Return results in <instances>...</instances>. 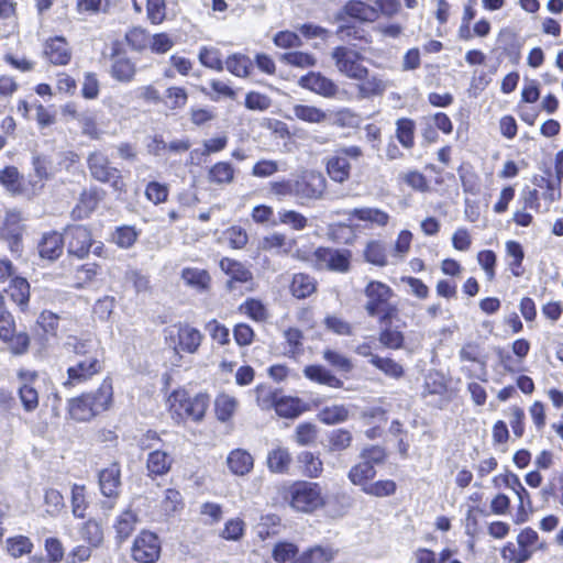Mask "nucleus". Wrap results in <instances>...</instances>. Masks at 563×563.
Segmentation results:
<instances>
[{
	"label": "nucleus",
	"mask_w": 563,
	"mask_h": 563,
	"mask_svg": "<svg viewBox=\"0 0 563 563\" xmlns=\"http://www.w3.org/2000/svg\"><path fill=\"white\" fill-rule=\"evenodd\" d=\"M278 494L296 512L313 514L327 505V497L319 483L308 481L286 482L279 485Z\"/></svg>",
	"instance_id": "f257e3e1"
},
{
	"label": "nucleus",
	"mask_w": 563,
	"mask_h": 563,
	"mask_svg": "<svg viewBox=\"0 0 563 563\" xmlns=\"http://www.w3.org/2000/svg\"><path fill=\"white\" fill-rule=\"evenodd\" d=\"M208 396L205 394L190 397L185 389L174 390L167 398L168 410L174 420L180 422L188 419L199 421L208 408Z\"/></svg>",
	"instance_id": "f03ea898"
},
{
	"label": "nucleus",
	"mask_w": 563,
	"mask_h": 563,
	"mask_svg": "<svg viewBox=\"0 0 563 563\" xmlns=\"http://www.w3.org/2000/svg\"><path fill=\"white\" fill-rule=\"evenodd\" d=\"M364 295L366 297L364 309L369 317L379 316V321L385 323L396 314V307L389 302L395 294L387 284L371 280L364 288Z\"/></svg>",
	"instance_id": "7ed1b4c3"
},
{
	"label": "nucleus",
	"mask_w": 563,
	"mask_h": 563,
	"mask_svg": "<svg viewBox=\"0 0 563 563\" xmlns=\"http://www.w3.org/2000/svg\"><path fill=\"white\" fill-rule=\"evenodd\" d=\"M360 459L361 461L350 468L347 478L353 485L361 487V490L364 492V488L375 478V466L384 463L386 453L383 448L372 445L362 450Z\"/></svg>",
	"instance_id": "20e7f679"
},
{
	"label": "nucleus",
	"mask_w": 563,
	"mask_h": 563,
	"mask_svg": "<svg viewBox=\"0 0 563 563\" xmlns=\"http://www.w3.org/2000/svg\"><path fill=\"white\" fill-rule=\"evenodd\" d=\"M292 257L308 261L319 271L328 269L338 273H346L350 268L351 252L347 250L319 247L312 253L311 257L306 256L300 251H296Z\"/></svg>",
	"instance_id": "39448f33"
},
{
	"label": "nucleus",
	"mask_w": 563,
	"mask_h": 563,
	"mask_svg": "<svg viewBox=\"0 0 563 563\" xmlns=\"http://www.w3.org/2000/svg\"><path fill=\"white\" fill-rule=\"evenodd\" d=\"M203 335L197 328L179 323L168 329V340L175 352L195 354L202 342Z\"/></svg>",
	"instance_id": "423d86ee"
},
{
	"label": "nucleus",
	"mask_w": 563,
	"mask_h": 563,
	"mask_svg": "<svg viewBox=\"0 0 563 563\" xmlns=\"http://www.w3.org/2000/svg\"><path fill=\"white\" fill-rule=\"evenodd\" d=\"M89 170L93 178L101 183H110L114 191L123 192L125 184L117 168L109 165L108 157L102 153L95 152L88 157Z\"/></svg>",
	"instance_id": "0eeeda50"
},
{
	"label": "nucleus",
	"mask_w": 563,
	"mask_h": 563,
	"mask_svg": "<svg viewBox=\"0 0 563 563\" xmlns=\"http://www.w3.org/2000/svg\"><path fill=\"white\" fill-rule=\"evenodd\" d=\"M103 368V353H95L82 357L67 369L68 378L65 386H76L91 379Z\"/></svg>",
	"instance_id": "6e6552de"
},
{
	"label": "nucleus",
	"mask_w": 563,
	"mask_h": 563,
	"mask_svg": "<svg viewBox=\"0 0 563 563\" xmlns=\"http://www.w3.org/2000/svg\"><path fill=\"white\" fill-rule=\"evenodd\" d=\"M331 57L334 60L338 71L347 78H361L365 74V66L361 63V55L356 51L346 47L338 46L331 52Z\"/></svg>",
	"instance_id": "1a4fd4ad"
},
{
	"label": "nucleus",
	"mask_w": 563,
	"mask_h": 563,
	"mask_svg": "<svg viewBox=\"0 0 563 563\" xmlns=\"http://www.w3.org/2000/svg\"><path fill=\"white\" fill-rule=\"evenodd\" d=\"M19 388L18 394L23 409L26 412H33L38 407V391L35 384L38 380V374L35 371L21 368L16 373Z\"/></svg>",
	"instance_id": "9d476101"
},
{
	"label": "nucleus",
	"mask_w": 563,
	"mask_h": 563,
	"mask_svg": "<svg viewBox=\"0 0 563 563\" xmlns=\"http://www.w3.org/2000/svg\"><path fill=\"white\" fill-rule=\"evenodd\" d=\"M161 553V544L155 533L142 531L133 542L132 558L139 563H154Z\"/></svg>",
	"instance_id": "9b49d317"
},
{
	"label": "nucleus",
	"mask_w": 563,
	"mask_h": 563,
	"mask_svg": "<svg viewBox=\"0 0 563 563\" xmlns=\"http://www.w3.org/2000/svg\"><path fill=\"white\" fill-rule=\"evenodd\" d=\"M295 180L296 197L300 199H320L325 190V178L314 170H305Z\"/></svg>",
	"instance_id": "f8f14e48"
},
{
	"label": "nucleus",
	"mask_w": 563,
	"mask_h": 563,
	"mask_svg": "<svg viewBox=\"0 0 563 563\" xmlns=\"http://www.w3.org/2000/svg\"><path fill=\"white\" fill-rule=\"evenodd\" d=\"M354 80L356 81L355 88L358 99L380 97L391 86L390 81L383 75L369 73L367 68H365V74H362L361 78Z\"/></svg>",
	"instance_id": "ddd939ff"
},
{
	"label": "nucleus",
	"mask_w": 563,
	"mask_h": 563,
	"mask_svg": "<svg viewBox=\"0 0 563 563\" xmlns=\"http://www.w3.org/2000/svg\"><path fill=\"white\" fill-rule=\"evenodd\" d=\"M299 86L324 98H335L339 92L338 85L319 71H310L302 76Z\"/></svg>",
	"instance_id": "4468645a"
},
{
	"label": "nucleus",
	"mask_w": 563,
	"mask_h": 563,
	"mask_svg": "<svg viewBox=\"0 0 563 563\" xmlns=\"http://www.w3.org/2000/svg\"><path fill=\"white\" fill-rule=\"evenodd\" d=\"M21 178L14 166H7L0 170V184L12 195L35 196L43 189V185L38 183H30L31 188H23Z\"/></svg>",
	"instance_id": "2eb2a0df"
},
{
	"label": "nucleus",
	"mask_w": 563,
	"mask_h": 563,
	"mask_svg": "<svg viewBox=\"0 0 563 563\" xmlns=\"http://www.w3.org/2000/svg\"><path fill=\"white\" fill-rule=\"evenodd\" d=\"M345 16H350L360 22H375L378 19V9L360 0H350L345 3L335 19L343 21Z\"/></svg>",
	"instance_id": "dca6fc26"
},
{
	"label": "nucleus",
	"mask_w": 563,
	"mask_h": 563,
	"mask_svg": "<svg viewBox=\"0 0 563 563\" xmlns=\"http://www.w3.org/2000/svg\"><path fill=\"white\" fill-rule=\"evenodd\" d=\"M69 254L84 258L92 246V239L89 230L82 225L69 228L66 232Z\"/></svg>",
	"instance_id": "f3484780"
},
{
	"label": "nucleus",
	"mask_w": 563,
	"mask_h": 563,
	"mask_svg": "<svg viewBox=\"0 0 563 563\" xmlns=\"http://www.w3.org/2000/svg\"><path fill=\"white\" fill-rule=\"evenodd\" d=\"M296 243V239L288 238L284 233L272 232L260 240L258 250L277 255H288L292 252Z\"/></svg>",
	"instance_id": "a211bd4d"
},
{
	"label": "nucleus",
	"mask_w": 563,
	"mask_h": 563,
	"mask_svg": "<svg viewBox=\"0 0 563 563\" xmlns=\"http://www.w3.org/2000/svg\"><path fill=\"white\" fill-rule=\"evenodd\" d=\"M349 221L354 219L367 223L371 228H385L390 220V216L379 209L373 207L355 208L346 212Z\"/></svg>",
	"instance_id": "6ab92c4d"
},
{
	"label": "nucleus",
	"mask_w": 563,
	"mask_h": 563,
	"mask_svg": "<svg viewBox=\"0 0 563 563\" xmlns=\"http://www.w3.org/2000/svg\"><path fill=\"white\" fill-rule=\"evenodd\" d=\"M220 268L230 277L227 283V288L230 291L235 289V283H249L253 279L251 271L235 260L229 257L222 258L220 261Z\"/></svg>",
	"instance_id": "aec40b11"
},
{
	"label": "nucleus",
	"mask_w": 563,
	"mask_h": 563,
	"mask_svg": "<svg viewBox=\"0 0 563 563\" xmlns=\"http://www.w3.org/2000/svg\"><path fill=\"white\" fill-rule=\"evenodd\" d=\"M44 55L54 65H66L71 57L69 45L62 36H55L45 42Z\"/></svg>",
	"instance_id": "412c9836"
},
{
	"label": "nucleus",
	"mask_w": 563,
	"mask_h": 563,
	"mask_svg": "<svg viewBox=\"0 0 563 563\" xmlns=\"http://www.w3.org/2000/svg\"><path fill=\"white\" fill-rule=\"evenodd\" d=\"M99 486L103 496L117 497L121 486V470L118 463H112L99 473Z\"/></svg>",
	"instance_id": "4be33fe9"
},
{
	"label": "nucleus",
	"mask_w": 563,
	"mask_h": 563,
	"mask_svg": "<svg viewBox=\"0 0 563 563\" xmlns=\"http://www.w3.org/2000/svg\"><path fill=\"white\" fill-rule=\"evenodd\" d=\"M518 497V510L515 517V523L520 525L528 520L529 512L532 511V500L529 492L525 488L517 476L514 477L512 483L509 484Z\"/></svg>",
	"instance_id": "5701e85b"
},
{
	"label": "nucleus",
	"mask_w": 563,
	"mask_h": 563,
	"mask_svg": "<svg viewBox=\"0 0 563 563\" xmlns=\"http://www.w3.org/2000/svg\"><path fill=\"white\" fill-rule=\"evenodd\" d=\"M227 464L234 475L244 476L253 470L254 459L246 450L235 449L229 453Z\"/></svg>",
	"instance_id": "b1692460"
},
{
	"label": "nucleus",
	"mask_w": 563,
	"mask_h": 563,
	"mask_svg": "<svg viewBox=\"0 0 563 563\" xmlns=\"http://www.w3.org/2000/svg\"><path fill=\"white\" fill-rule=\"evenodd\" d=\"M174 463L170 454L162 450H155L148 453L146 459V470L148 476H163L166 475Z\"/></svg>",
	"instance_id": "393cba45"
},
{
	"label": "nucleus",
	"mask_w": 563,
	"mask_h": 563,
	"mask_svg": "<svg viewBox=\"0 0 563 563\" xmlns=\"http://www.w3.org/2000/svg\"><path fill=\"white\" fill-rule=\"evenodd\" d=\"M240 407L238 398L228 393H220L214 399L216 417L221 422L232 420Z\"/></svg>",
	"instance_id": "a878e982"
},
{
	"label": "nucleus",
	"mask_w": 563,
	"mask_h": 563,
	"mask_svg": "<svg viewBox=\"0 0 563 563\" xmlns=\"http://www.w3.org/2000/svg\"><path fill=\"white\" fill-rule=\"evenodd\" d=\"M68 412L70 417L77 421H89L98 415V411L90 401L88 394L70 399L68 404Z\"/></svg>",
	"instance_id": "bb28decb"
},
{
	"label": "nucleus",
	"mask_w": 563,
	"mask_h": 563,
	"mask_svg": "<svg viewBox=\"0 0 563 563\" xmlns=\"http://www.w3.org/2000/svg\"><path fill=\"white\" fill-rule=\"evenodd\" d=\"M303 375L314 383L325 385L331 388H341L343 386V382L322 365L306 366L303 368Z\"/></svg>",
	"instance_id": "cd10ccee"
},
{
	"label": "nucleus",
	"mask_w": 563,
	"mask_h": 563,
	"mask_svg": "<svg viewBox=\"0 0 563 563\" xmlns=\"http://www.w3.org/2000/svg\"><path fill=\"white\" fill-rule=\"evenodd\" d=\"M274 409L279 417L292 419L308 410V406L298 397L280 396Z\"/></svg>",
	"instance_id": "c85d7f7f"
},
{
	"label": "nucleus",
	"mask_w": 563,
	"mask_h": 563,
	"mask_svg": "<svg viewBox=\"0 0 563 563\" xmlns=\"http://www.w3.org/2000/svg\"><path fill=\"white\" fill-rule=\"evenodd\" d=\"M64 240L62 234L51 232L43 235L38 244V253L41 257L47 260H56L63 252Z\"/></svg>",
	"instance_id": "c756f323"
},
{
	"label": "nucleus",
	"mask_w": 563,
	"mask_h": 563,
	"mask_svg": "<svg viewBox=\"0 0 563 563\" xmlns=\"http://www.w3.org/2000/svg\"><path fill=\"white\" fill-rule=\"evenodd\" d=\"M65 346L67 350L81 357L91 356L95 353H103L99 343L90 338L81 339L77 336H68L65 341Z\"/></svg>",
	"instance_id": "7c9ffc66"
},
{
	"label": "nucleus",
	"mask_w": 563,
	"mask_h": 563,
	"mask_svg": "<svg viewBox=\"0 0 563 563\" xmlns=\"http://www.w3.org/2000/svg\"><path fill=\"white\" fill-rule=\"evenodd\" d=\"M137 522V515L131 509L120 514L113 525L115 538L119 542L125 541L134 531Z\"/></svg>",
	"instance_id": "2f4dec72"
},
{
	"label": "nucleus",
	"mask_w": 563,
	"mask_h": 563,
	"mask_svg": "<svg viewBox=\"0 0 563 563\" xmlns=\"http://www.w3.org/2000/svg\"><path fill=\"white\" fill-rule=\"evenodd\" d=\"M291 463V455L286 448L277 446L267 454V467L272 473H287Z\"/></svg>",
	"instance_id": "473e14b6"
},
{
	"label": "nucleus",
	"mask_w": 563,
	"mask_h": 563,
	"mask_svg": "<svg viewBox=\"0 0 563 563\" xmlns=\"http://www.w3.org/2000/svg\"><path fill=\"white\" fill-rule=\"evenodd\" d=\"M181 278L186 285L198 291L207 290L211 282V277L206 269L196 267L184 268L181 272Z\"/></svg>",
	"instance_id": "72a5a7b5"
},
{
	"label": "nucleus",
	"mask_w": 563,
	"mask_h": 563,
	"mask_svg": "<svg viewBox=\"0 0 563 563\" xmlns=\"http://www.w3.org/2000/svg\"><path fill=\"white\" fill-rule=\"evenodd\" d=\"M317 289V283L313 277L299 273L295 274L290 284V292L298 299H303L312 295Z\"/></svg>",
	"instance_id": "f704fd0d"
},
{
	"label": "nucleus",
	"mask_w": 563,
	"mask_h": 563,
	"mask_svg": "<svg viewBox=\"0 0 563 563\" xmlns=\"http://www.w3.org/2000/svg\"><path fill=\"white\" fill-rule=\"evenodd\" d=\"M4 291L10 296L12 301L22 309L27 305L30 299V284L25 278L18 276L12 278Z\"/></svg>",
	"instance_id": "c9c22d12"
},
{
	"label": "nucleus",
	"mask_w": 563,
	"mask_h": 563,
	"mask_svg": "<svg viewBox=\"0 0 563 563\" xmlns=\"http://www.w3.org/2000/svg\"><path fill=\"white\" fill-rule=\"evenodd\" d=\"M294 117L307 123L320 124L328 120V113L322 109L309 104H295Z\"/></svg>",
	"instance_id": "e433bc0d"
},
{
	"label": "nucleus",
	"mask_w": 563,
	"mask_h": 563,
	"mask_svg": "<svg viewBox=\"0 0 563 563\" xmlns=\"http://www.w3.org/2000/svg\"><path fill=\"white\" fill-rule=\"evenodd\" d=\"M336 554V551L330 547H314L302 553L292 563H329Z\"/></svg>",
	"instance_id": "4c0bfd02"
},
{
	"label": "nucleus",
	"mask_w": 563,
	"mask_h": 563,
	"mask_svg": "<svg viewBox=\"0 0 563 563\" xmlns=\"http://www.w3.org/2000/svg\"><path fill=\"white\" fill-rule=\"evenodd\" d=\"M88 395L98 413L107 410L110 407L113 397L111 380L104 379L93 394Z\"/></svg>",
	"instance_id": "58836bf2"
},
{
	"label": "nucleus",
	"mask_w": 563,
	"mask_h": 563,
	"mask_svg": "<svg viewBox=\"0 0 563 563\" xmlns=\"http://www.w3.org/2000/svg\"><path fill=\"white\" fill-rule=\"evenodd\" d=\"M70 506L74 517L82 519L86 517L89 501L87 490L84 485L74 484L70 490Z\"/></svg>",
	"instance_id": "ea45409f"
},
{
	"label": "nucleus",
	"mask_w": 563,
	"mask_h": 563,
	"mask_svg": "<svg viewBox=\"0 0 563 563\" xmlns=\"http://www.w3.org/2000/svg\"><path fill=\"white\" fill-rule=\"evenodd\" d=\"M350 162L339 154H334L327 164V170L331 179L336 183L345 181L350 176Z\"/></svg>",
	"instance_id": "a19ab883"
},
{
	"label": "nucleus",
	"mask_w": 563,
	"mask_h": 563,
	"mask_svg": "<svg viewBox=\"0 0 563 563\" xmlns=\"http://www.w3.org/2000/svg\"><path fill=\"white\" fill-rule=\"evenodd\" d=\"M298 462L302 467V473L309 478H318L323 472V463L318 455L312 452L303 451L298 455Z\"/></svg>",
	"instance_id": "79ce46f5"
},
{
	"label": "nucleus",
	"mask_w": 563,
	"mask_h": 563,
	"mask_svg": "<svg viewBox=\"0 0 563 563\" xmlns=\"http://www.w3.org/2000/svg\"><path fill=\"white\" fill-rule=\"evenodd\" d=\"M81 539L90 547L98 548L103 542V529L100 522L95 519L87 520L80 528Z\"/></svg>",
	"instance_id": "37998d69"
},
{
	"label": "nucleus",
	"mask_w": 563,
	"mask_h": 563,
	"mask_svg": "<svg viewBox=\"0 0 563 563\" xmlns=\"http://www.w3.org/2000/svg\"><path fill=\"white\" fill-rule=\"evenodd\" d=\"M507 256L510 258L508 263L514 276L519 277L522 274L521 265L525 258V252L521 244L517 241L509 240L505 243Z\"/></svg>",
	"instance_id": "c03bdc74"
},
{
	"label": "nucleus",
	"mask_w": 563,
	"mask_h": 563,
	"mask_svg": "<svg viewBox=\"0 0 563 563\" xmlns=\"http://www.w3.org/2000/svg\"><path fill=\"white\" fill-rule=\"evenodd\" d=\"M23 231L22 217L16 210L8 211L3 222V236L5 239H14L18 244V239L21 238Z\"/></svg>",
	"instance_id": "a18cd8bd"
},
{
	"label": "nucleus",
	"mask_w": 563,
	"mask_h": 563,
	"mask_svg": "<svg viewBox=\"0 0 563 563\" xmlns=\"http://www.w3.org/2000/svg\"><path fill=\"white\" fill-rule=\"evenodd\" d=\"M208 179L212 184H230L234 179V168L230 163L219 162L208 172Z\"/></svg>",
	"instance_id": "49530a36"
},
{
	"label": "nucleus",
	"mask_w": 563,
	"mask_h": 563,
	"mask_svg": "<svg viewBox=\"0 0 563 563\" xmlns=\"http://www.w3.org/2000/svg\"><path fill=\"white\" fill-rule=\"evenodd\" d=\"M136 68L134 63L126 57L117 58L111 67L112 77L122 82L131 81L134 78Z\"/></svg>",
	"instance_id": "de8ad7c7"
},
{
	"label": "nucleus",
	"mask_w": 563,
	"mask_h": 563,
	"mask_svg": "<svg viewBox=\"0 0 563 563\" xmlns=\"http://www.w3.org/2000/svg\"><path fill=\"white\" fill-rule=\"evenodd\" d=\"M33 548V542L25 536H15L5 541L7 552L14 559L30 554Z\"/></svg>",
	"instance_id": "09e8293b"
},
{
	"label": "nucleus",
	"mask_w": 563,
	"mask_h": 563,
	"mask_svg": "<svg viewBox=\"0 0 563 563\" xmlns=\"http://www.w3.org/2000/svg\"><path fill=\"white\" fill-rule=\"evenodd\" d=\"M365 260L376 266L384 267L388 264L386 247L380 241H371L364 250Z\"/></svg>",
	"instance_id": "8fccbe9b"
},
{
	"label": "nucleus",
	"mask_w": 563,
	"mask_h": 563,
	"mask_svg": "<svg viewBox=\"0 0 563 563\" xmlns=\"http://www.w3.org/2000/svg\"><path fill=\"white\" fill-rule=\"evenodd\" d=\"M349 418V409L344 405L324 407L318 413V419L325 424L344 422Z\"/></svg>",
	"instance_id": "3c124183"
},
{
	"label": "nucleus",
	"mask_w": 563,
	"mask_h": 563,
	"mask_svg": "<svg viewBox=\"0 0 563 563\" xmlns=\"http://www.w3.org/2000/svg\"><path fill=\"white\" fill-rule=\"evenodd\" d=\"M161 508L166 516H173L184 508L183 496L179 490L168 488L164 492Z\"/></svg>",
	"instance_id": "603ef678"
},
{
	"label": "nucleus",
	"mask_w": 563,
	"mask_h": 563,
	"mask_svg": "<svg viewBox=\"0 0 563 563\" xmlns=\"http://www.w3.org/2000/svg\"><path fill=\"white\" fill-rule=\"evenodd\" d=\"M100 266L96 263H89L79 266L74 276V286L76 288H84L95 282L99 275Z\"/></svg>",
	"instance_id": "864d4df0"
},
{
	"label": "nucleus",
	"mask_w": 563,
	"mask_h": 563,
	"mask_svg": "<svg viewBox=\"0 0 563 563\" xmlns=\"http://www.w3.org/2000/svg\"><path fill=\"white\" fill-rule=\"evenodd\" d=\"M32 165L35 177L38 179L35 183L42 184V181L51 179L56 169L53 167V162L49 157L43 155H34L32 158Z\"/></svg>",
	"instance_id": "5fc2aeb1"
},
{
	"label": "nucleus",
	"mask_w": 563,
	"mask_h": 563,
	"mask_svg": "<svg viewBox=\"0 0 563 563\" xmlns=\"http://www.w3.org/2000/svg\"><path fill=\"white\" fill-rule=\"evenodd\" d=\"M225 68L238 77H246L252 68L251 59L242 54H233L228 57Z\"/></svg>",
	"instance_id": "6e6d98bb"
},
{
	"label": "nucleus",
	"mask_w": 563,
	"mask_h": 563,
	"mask_svg": "<svg viewBox=\"0 0 563 563\" xmlns=\"http://www.w3.org/2000/svg\"><path fill=\"white\" fill-rule=\"evenodd\" d=\"M137 238L139 232L131 225L119 227L112 234V241L121 249H130Z\"/></svg>",
	"instance_id": "4d7b16f0"
},
{
	"label": "nucleus",
	"mask_w": 563,
	"mask_h": 563,
	"mask_svg": "<svg viewBox=\"0 0 563 563\" xmlns=\"http://www.w3.org/2000/svg\"><path fill=\"white\" fill-rule=\"evenodd\" d=\"M282 60L290 66L299 68H309L317 64V58L312 54L300 51L283 54Z\"/></svg>",
	"instance_id": "13d9d810"
},
{
	"label": "nucleus",
	"mask_w": 563,
	"mask_h": 563,
	"mask_svg": "<svg viewBox=\"0 0 563 563\" xmlns=\"http://www.w3.org/2000/svg\"><path fill=\"white\" fill-rule=\"evenodd\" d=\"M323 360L332 367L336 368L340 372L349 373L353 369L352 361L346 357L344 354L331 350L325 349L322 353Z\"/></svg>",
	"instance_id": "bf43d9fd"
},
{
	"label": "nucleus",
	"mask_w": 563,
	"mask_h": 563,
	"mask_svg": "<svg viewBox=\"0 0 563 563\" xmlns=\"http://www.w3.org/2000/svg\"><path fill=\"white\" fill-rule=\"evenodd\" d=\"M459 356L462 362H472L479 365L477 377L486 374L485 363L481 360V349L476 343L464 344L459 352Z\"/></svg>",
	"instance_id": "052dcab7"
},
{
	"label": "nucleus",
	"mask_w": 563,
	"mask_h": 563,
	"mask_svg": "<svg viewBox=\"0 0 563 563\" xmlns=\"http://www.w3.org/2000/svg\"><path fill=\"white\" fill-rule=\"evenodd\" d=\"M125 40L132 49L142 52L148 48L151 34L142 27H133L125 34Z\"/></svg>",
	"instance_id": "680f3d73"
},
{
	"label": "nucleus",
	"mask_w": 563,
	"mask_h": 563,
	"mask_svg": "<svg viewBox=\"0 0 563 563\" xmlns=\"http://www.w3.org/2000/svg\"><path fill=\"white\" fill-rule=\"evenodd\" d=\"M397 485L391 479H380L377 482H371L366 488H364V494L374 496V497H388L395 494Z\"/></svg>",
	"instance_id": "e2e57ef3"
},
{
	"label": "nucleus",
	"mask_w": 563,
	"mask_h": 563,
	"mask_svg": "<svg viewBox=\"0 0 563 563\" xmlns=\"http://www.w3.org/2000/svg\"><path fill=\"white\" fill-rule=\"evenodd\" d=\"M98 202L99 197L96 191H84L80 195L79 202L76 206L74 212H76L79 218H86L97 208Z\"/></svg>",
	"instance_id": "0e129e2a"
},
{
	"label": "nucleus",
	"mask_w": 563,
	"mask_h": 563,
	"mask_svg": "<svg viewBox=\"0 0 563 563\" xmlns=\"http://www.w3.org/2000/svg\"><path fill=\"white\" fill-rule=\"evenodd\" d=\"M245 522L240 518L229 519L220 532V537L228 541H239L244 536Z\"/></svg>",
	"instance_id": "69168bd1"
},
{
	"label": "nucleus",
	"mask_w": 563,
	"mask_h": 563,
	"mask_svg": "<svg viewBox=\"0 0 563 563\" xmlns=\"http://www.w3.org/2000/svg\"><path fill=\"white\" fill-rule=\"evenodd\" d=\"M532 554L533 550H523L519 545L516 548L511 542H508L501 550V558L510 563H525Z\"/></svg>",
	"instance_id": "338daca9"
},
{
	"label": "nucleus",
	"mask_w": 563,
	"mask_h": 563,
	"mask_svg": "<svg viewBox=\"0 0 563 563\" xmlns=\"http://www.w3.org/2000/svg\"><path fill=\"white\" fill-rule=\"evenodd\" d=\"M369 362L386 375L399 378L404 374L402 367L391 358L380 357L378 355H372Z\"/></svg>",
	"instance_id": "774afa93"
}]
</instances>
